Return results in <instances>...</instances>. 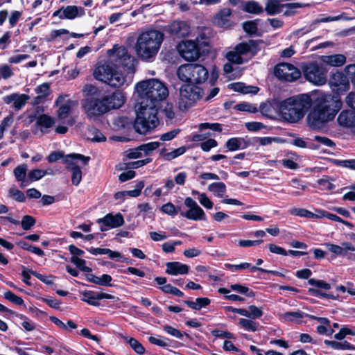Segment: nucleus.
Instances as JSON below:
<instances>
[{
	"instance_id": "nucleus-1",
	"label": "nucleus",
	"mask_w": 355,
	"mask_h": 355,
	"mask_svg": "<svg viewBox=\"0 0 355 355\" xmlns=\"http://www.w3.org/2000/svg\"><path fill=\"white\" fill-rule=\"evenodd\" d=\"M135 89L139 100L132 125L137 133L146 134L157 128L159 124V113H163L168 120L175 118L173 103L166 101L168 89L164 83L151 78L137 83Z\"/></svg>"
},
{
	"instance_id": "nucleus-2",
	"label": "nucleus",
	"mask_w": 355,
	"mask_h": 355,
	"mask_svg": "<svg viewBox=\"0 0 355 355\" xmlns=\"http://www.w3.org/2000/svg\"><path fill=\"white\" fill-rule=\"evenodd\" d=\"M82 92V109L89 119H98L104 114L121 108L125 102L124 94L119 89L104 91L92 84H85Z\"/></svg>"
},
{
	"instance_id": "nucleus-3",
	"label": "nucleus",
	"mask_w": 355,
	"mask_h": 355,
	"mask_svg": "<svg viewBox=\"0 0 355 355\" xmlns=\"http://www.w3.org/2000/svg\"><path fill=\"white\" fill-rule=\"evenodd\" d=\"M343 102L337 96L327 95L317 101L307 116L309 125L313 129H320L325 123L332 121L341 109Z\"/></svg>"
},
{
	"instance_id": "nucleus-4",
	"label": "nucleus",
	"mask_w": 355,
	"mask_h": 355,
	"mask_svg": "<svg viewBox=\"0 0 355 355\" xmlns=\"http://www.w3.org/2000/svg\"><path fill=\"white\" fill-rule=\"evenodd\" d=\"M273 105L282 117L289 123L301 120L312 105L308 94L288 97L283 101L274 100Z\"/></svg>"
},
{
	"instance_id": "nucleus-5",
	"label": "nucleus",
	"mask_w": 355,
	"mask_h": 355,
	"mask_svg": "<svg viewBox=\"0 0 355 355\" xmlns=\"http://www.w3.org/2000/svg\"><path fill=\"white\" fill-rule=\"evenodd\" d=\"M164 40V33L151 29L141 33L137 40L135 51L143 60L150 61L155 58Z\"/></svg>"
},
{
	"instance_id": "nucleus-6",
	"label": "nucleus",
	"mask_w": 355,
	"mask_h": 355,
	"mask_svg": "<svg viewBox=\"0 0 355 355\" xmlns=\"http://www.w3.org/2000/svg\"><path fill=\"white\" fill-rule=\"evenodd\" d=\"M177 75L182 82L199 85L208 79L209 71L202 64L189 63L181 65L177 70Z\"/></svg>"
},
{
	"instance_id": "nucleus-7",
	"label": "nucleus",
	"mask_w": 355,
	"mask_h": 355,
	"mask_svg": "<svg viewBox=\"0 0 355 355\" xmlns=\"http://www.w3.org/2000/svg\"><path fill=\"white\" fill-rule=\"evenodd\" d=\"M93 75L95 79L115 88L121 87L124 82L122 73L116 70L115 65L112 62L97 65Z\"/></svg>"
},
{
	"instance_id": "nucleus-8",
	"label": "nucleus",
	"mask_w": 355,
	"mask_h": 355,
	"mask_svg": "<svg viewBox=\"0 0 355 355\" xmlns=\"http://www.w3.org/2000/svg\"><path fill=\"white\" fill-rule=\"evenodd\" d=\"M203 89L199 85L185 83L180 89L179 107L182 110H187L192 107L198 100L202 97Z\"/></svg>"
},
{
	"instance_id": "nucleus-9",
	"label": "nucleus",
	"mask_w": 355,
	"mask_h": 355,
	"mask_svg": "<svg viewBox=\"0 0 355 355\" xmlns=\"http://www.w3.org/2000/svg\"><path fill=\"white\" fill-rule=\"evenodd\" d=\"M302 71L305 78L309 82L322 85L327 82V65L317 62L306 63L302 66Z\"/></svg>"
},
{
	"instance_id": "nucleus-10",
	"label": "nucleus",
	"mask_w": 355,
	"mask_h": 355,
	"mask_svg": "<svg viewBox=\"0 0 355 355\" xmlns=\"http://www.w3.org/2000/svg\"><path fill=\"white\" fill-rule=\"evenodd\" d=\"M177 49L180 55L187 61H196L202 55L201 46L198 39L183 40L178 44Z\"/></svg>"
},
{
	"instance_id": "nucleus-11",
	"label": "nucleus",
	"mask_w": 355,
	"mask_h": 355,
	"mask_svg": "<svg viewBox=\"0 0 355 355\" xmlns=\"http://www.w3.org/2000/svg\"><path fill=\"white\" fill-rule=\"evenodd\" d=\"M329 85L336 94L333 96H337L338 98H340V94L349 89V83L346 73L340 71L336 69H333L330 73Z\"/></svg>"
},
{
	"instance_id": "nucleus-12",
	"label": "nucleus",
	"mask_w": 355,
	"mask_h": 355,
	"mask_svg": "<svg viewBox=\"0 0 355 355\" xmlns=\"http://www.w3.org/2000/svg\"><path fill=\"white\" fill-rule=\"evenodd\" d=\"M275 76L280 80L293 82L301 77V71L291 63L281 62L274 68Z\"/></svg>"
},
{
	"instance_id": "nucleus-13",
	"label": "nucleus",
	"mask_w": 355,
	"mask_h": 355,
	"mask_svg": "<svg viewBox=\"0 0 355 355\" xmlns=\"http://www.w3.org/2000/svg\"><path fill=\"white\" fill-rule=\"evenodd\" d=\"M89 160V157H86L81 154L71 153L66 155L64 163L67 165L68 169L71 171V178H82V171L78 163L80 162L83 166H85Z\"/></svg>"
},
{
	"instance_id": "nucleus-14",
	"label": "nucleus",
	"mask_w": 355,
	"mask_h": 355,
	"mask_svg": "<svg viewBox=\"0 0 355 355\" xmlns=\"http://www.w3.org/2000/svg\"><path fill=\"white\" fill-rule=\"evenodd\" d=\"M184 205L189 207V209L186 212L181 213L183 217L193 220H205L204 211L192 198H187L184 200Z\"/></svg>"
},
{
	"instance_id": "nucleus-15",
	"label": "nucleus",
	"mask_w": 355,
	"mask_h": 355,
	"mask_svg": "<svg viewBox=\"0 0 355 355\" xmlns=\"http://www.w3.org/2000/svg\"><path fill=\"white\" fill-rule=\"evenodd\" d=\"M96 222L101 224V231H107L109 229L116 228L121 227L124 223V219L121 214L113 215L108 214L103 218H98Z\"/></svg>"
},
{
	"instance_id": "nucleus-16",
	"label": "nucleus",
	"mask_w": 355,
	"mask_h": 355,
	"mask_svg": "<svg viewBox=\"0 0 355 355\" xmlns=\"http://www.w3.org/2000/svg\"><path fill=\"white\" fill-rule=\"evenodd\" d=\"M262 40H250L248 42H241L236 45L234 50L240 55H245L250 53L252 57L255 56L260 51L259 44Z\"/></svg>"
},
{
	"instance_id": "nucleus-17",
	"label": "nucleus",
	"mask_w": 355,
	"mask_h": 355,
	"mask_svg": "<svg viewBox=\"0 0 355 355\" xmlns=\"http://www.w3.org/2000/svg\"><path fill=\"white\" fill-rule=\"evenodd\" d=\"M81 300L83 302L93 306H98L99 304L98 300L103 299H114V296L110 294L105 293H98L92 291H83L81 293Z\"/></svg>"
},
{
	"instance_id": "nucleus-18",
	"label": "nucleus",
	"mask_w": 355,
	"mask_h": 355,
	"mask_svg": "<svg viewBox=\"0 0 355 355\" xmlns=\"http://www.w3.org/2000/svg\"><path fill=\"white\" fill-rule=\"evenodd\" d=\"M30 98V96L25 94H17L12 93L10 95L3 97V101L9 105L13 103L12 107L16 110H21L26 104L27 101Z\"/></svg>"
},
{
	"instance_id": "nucleus-19",
	"label": "nucleus",
	"mask_w": 355,
	"mask_h": 355,
	"mask_svg": "<svg viewBox=\"0 0 355 355\" xmlns=\"http://www.w3.org/2000/svg\"><path fill=\"white\" fill-rule=\"evenodd\" d=\"M338 124L344 128L355 130V112L351 110H344L337 118Z\"/></svg>"
},
{
	"instance_id": "nucleus-20",
	"label": "nucleus",
	"mask_w": 355,
	"mask_h": 355,
	"mask_svg": "<svg viewBox=\"0 0 355 355\" xmlns=\"http://www.w3.org/2000/svg\"><path fill=\"white\" fill-rule=\"evenodd\" d=\"M232 11L230 8H224L221 9L214 17V23L221 28H229L230 24V17Z\"/></svg>"
},
{
	"instance_id": "nucleus-21",
	"label": "nucleus",
	"mask_w": 355,
	"mask_h": 355,
	"mask_svg": "<svg viewBox=\"0 0 355 355\" xmlns=\"http://www.w3.org/2000/svg\"><path fill=\"white\" fill-rule=\"evenodd\" d=\"M166 272L170 275H187L189 271V266L178 261L167 262L166 263Z\"/></svg>"
},
{
	"instance_id": "nucleus-22",
	"label": "nucleus",
	"mask_w": 355,
	"mask_h": 355,
	"mask_svg": "<svg viewBox=\"0 0 355 355\" xmlns=\"http://www.w3.org/2000/svg\"><path fill=\"white\" fill-rule=\"evenodd\" d=\"M326 246L331 252L335 254L337 256H347L349 251H355V247L349 242L342 243L340 245L327 243Z\"/></svg>"
},
{
	"instance_id": "nucleus-23",
	"label": "nucleus",
	"mask_w": 355,
	"mask_h": 355,
	"mask_svg": "<svg viewBox=\"0 0 355 355\" xmlns=\"http://www.w3.org/2000/svg\"><path fill=\"white\" fill-rule=\"evenodd\" d=\"M135 189H130L128 191H118L114 194V198L116 200H123L126 196L130 197H138L141 194V191L144 187V182L140 180H136L135 182Z\"/></svg>"
},
{
	"instance_id": "nucleus-24",
	"label": "nucleus",
	"mask_w": 355,
	"mask_h": 355,
	"mask_svg": "<svg viewBox=\"0 0 355 355\" xmlns=\"http://www.w3.org/2000/svg\"><path fill=\"white\" fill-rule=\"evenodd\" d=\"M118 337L123 339L125 343L129 344L130 347L138 354H143L145 352L144 346L135 338L128 337L123 334H119Z\"/></svg>"
},
{
	"instance_id": "nucleus-25",
	"label": "nucleus",
	"mask_w": 355,
	"mask_h": 355,
	"mask_svg": "<svg viewBox=\"0 0 355 355\" xmlns=\"http://www.w3.org/2000/svg\"><path fill=\"white\" fill-rule=\"evenodd\" d=\"M185 26L184 21H173L168 26L166 31L171 35L182 37L185 35V32L183 31Z\"/></svg>"
},
{
	"instance_id": "nucleus-26",
	"label": "nucleus",
	"mask_w": 355,
	"mask_h": 355,
	"mask_svg": "<svg viewBox=\"0 0 355 355\" xmlns=\"http://www.w3.org/2000/svg\"><path fill=\"white\" fill-rule=\"evenodd\" d=\"M245 140L243 137H232L227 139L225 146L230 151H236L240 149H245L243 145H245Z\"/></svg>"
},
{
	"instance_id": "nucleus-27",
	"label": "nucleus",
	"mask_w": 355,
	"mask_h": 355,
	"mask_svg": "<svg viewBox=\"0 0 355 355\" xmlns=\"http://www.w3.org/2000/svg\"><path fill=\"white\" fill-rule=\"evenodd\" d=\"M87 139L93 142H103L106 141V137L99 129L94 125L87 128Z\"/></svg>"
},
{
	"instance_id": "nucleus-28",
	"label": "nucleus",
	"mask_w": 355,
	"mask_h": 355,
	"mask_svg": "<svg viewBox=\"0 0 355 355\" xmlns=\"http://www.w3.org/2000/svg\"><path fill=\"white\" fill-rule=\"evenodd\" d=\"M283 4L279 0H268L266 4L265 10L269 15H275L282 12Z\"/></svg>"
},
{
	"instance_id": "nucleus-29",
	"label": "nucleus",
	"mask_w": 355,
	"mask_h": 355,
	"mask_svg": "<svg viewBox=\"0 0 355 355\" xmlns=\"http://www.w3.org/2000/svg\"><path fill=\"white\" fill-rule=\"evenodd\" d=\"M324 61L326 62V65L328 64L332 67H340L345 63L346 57L343 54H335L325 56Z\"/></svg>"
},
{
	"instance_id": "nucleus-30",
	"label": "nucleus",
	"mask_w": 355,
	"mask_h": 355,
	"mask_svg": "<svg viewBox=\"0 0 355 355\" xmlns=\"http://www.w3.org/2000/svg\"><path fill=\"white\" fill-rule=\"evenodd\" d=\"M107 53L110 55L115 53L116 57V60H120L123 58H126L129 61L131 60V55L128 53V49L123 46H119L117 44H115L113 49L109 50Z\"/></svg>"
},
{
	"instance_id": "nucleus-31",
	"label": "nucleus",
	"mask_w": 355,
	"mask_h": 355,
	"mask_svg": "<svg viewBox=\"0 0 355 355\" xmlns=\"http://www.w3.org/2000/svg\"><path fill=\"white\" fill-rule=\"evenodd\" d=\"M184 303L192 309L200 310L202 307L209 305L210 304V300L207 297H198L195 302L187 300L184 301Z\"/></svg>"
},
{
	"instance_id": "nucleus-32",
	"label": "nucleus",
	"mask_w": 355,
	"mask_h": 355,
	"mask_svg": "<svg viewBox=\"0 0 355 355\" xmlns=\"http://www.w3.org/2000/svg\"><path fill=\"white\" fill-rule=\"evenodd\" d=\"M280 318L286 322H299L304 317V313L297 311L293 312H286L279 315Z\"/></svg>"
},
{
	"instance_id": "nucleus-33",
	"label": "nucleus",
	"mask_w": 355,
	"mask_h": 355,
	"mask_svg": "<svg viewBox=\"0 0 355 355\" xmlns=\"http://www.w3.org/2000/svg\"><path fill=\"white\" fill-rule=\"evenodd\" d=\"M54 119L47 114H43L37 117L35 125L40 128H50L54 125Z\"/></svg>"
},
{
	"instance_id": "nucleus-34",
	"label": "nucleus",
	"mask_w": 355,
	"mask_h": 355,
	"mask_svg": "<svg viewBox=\"0 0 355 355\" xmlns=\"http://www.w3.org/2000/svg\"><path fill=\"white\" fill-rule=\"evenodd\" d=\"M243 10L251 14H260L263 12V8L257 1H248L245 3Z\"/></svg>"
},
{
	"instance_id": "nucleus-35",
	"label": "nucleus",
	"mask_w": 355,
	"mask_h": 355,
	"mask_svg": "<svg viewBox=\"0 0 355 355\" xmlns=\"http://www.w3.org/2000/svg\"><path fill=\"white\" fill-rule=\"evenodd\" d=\"M324 344L331 347L334 349H354L355 347L347 341L336 342L333 340H324Z\"/></svg>"
},
{
	"instance_id": "nucleus-36",
	"label": "nucleus",
	"mask_w": 355,
	"mask_h": 355,
	"mask_svg": "<svg viewBox=\"0 0 355 355\" xmlns=\"http://www.w3.org/2000/svg\"><path fill=\"white\" fill-rule=\"evenodd\" d=\"M335 179H318L315 187L320 190L332 191L336 188V185L333 183Z\"/></svg>"
},
{
	"instance_id": "nucleus-37",
	"label": "nucleus",
	"mask_w": 355,
	"mask_h": 355,
	"mask_svg": "<svg viewBox=\"0 0 355 355\" xmlns=\"http://www.w3.org/2000/svg\"><path fill=\"white\" fill-rule=\"evenodd\" d=\"M244 329L249 331H256L258 329L259 324L253 320V319L241 318L239 322Z\"/></svg>"
},
{
	"instance_id": "nucleus-38",
	"label": "nucleus",
	"mask_w": 355,
	"mask_h": 355,
	"mask_svg": "<svg viewBox=\"0 0 355 355\" xmlns=\"http://www.w3.org/2000/svg\"><path fill=\"white\" fill-rule=\"evenodd\" d=\"M209 190L214 195L223 197L226 191V187L223 182H214L208 187Z\"/></svg>"
},
{
	"instance_id": "nucleus-39",
	"label": "nucleus",
	"mask_w": 355,
	"mask_h": 355,
	"mask_svg": "<svg viewBox=\"0 0 355 355\" xmlns=\"http://www.w3.org/2000/svg\"><path fill=\"white\" fill-rule=\"evenodd\" d=\"M288 213L291 215L306 218H312L313 216V213L304 209V208H296L293 207L288 210Z\"/></svg>"
},
{
	"instance_id": "nucleus-40",
	"label": "nucleus",
	"mask_w": 355,
	"mask_h": 355,
	"mask_svg": "<svg viewBox=\"0 0 355 355\" xmlns=\"http://www.w3.org/2000/svg\"><path fill=\"white\" fill-rule=\"evenodd\" d=\"M257 20L246 21L243 23V28L250 35H256L258 31Z\"/></svg>"
},
{
	"instance_id": "nucleus-41",
	"label": "nucleus",
	"mask_w": 355,
	"mask_h": 355,
	"mask_svg": "<svg viewBox=\"0 0 355 355\" xmlns=\"http://www.w3.org/2000/svg\"><path fill=\"white\" fill-rule=\"evenodd\" d=\"M200 130L209 129L213 132H221L223 131V125L219 123H201L198 125Z\"/></svg>"
},
{
	"instance_id": "nucleus-42",
	"label": "nucleus",
	"mask_w": 355,
	"mask_h": 355,
	"mask_svg": "<svg viewBox=\"0 0 355 355\" xmlns=\"http://www.w3.org/2000/svg\"><path fill=\"white\" fill-rule=\"evenodd\" d=\"M159 146L160 143L159 141H151L140 145L139 150H141L144 155L148 156Z\"/></svg>"
},
{
	"instance_id": "nucleus-43",
	"label": "nucleus",
	"mask_w": 355,
	"mask_h": 355,
	"mask_svg": "<svg viewBox=\"0 0 355 355\" xmlns=\"http://www.w3.org/2000/svg\"><path fill=\"white\" fill-rule=\"evenodd\" d=\"M284 8L286 10L284 12V15L286 17L293 16L296 13L295 9L304 7V5L300 3H288L283 4Z\"/></svg>"
},
{
	"instance_id": "nucleus-44",
	"label": "nucleus",
	"mask_w": 355,
	"mask_h": 355,
	"mask_svg": "<svg viewBox=\"0 0 355 355\" xmlns=\"http://www.w3.org/2000/svg\"><path fill=\"white\" fill-rule=\"evenodd\" d=\"M64 19L73 20L77 17V6H64L62 12Z\"/></svg>"
},
{
	"instance_id": "nucleus-45",
	"label": "nucleus",
	"mask_w": 355,
	"mask_h": 355,
	"mask_svg": "<svg viewBox=\"0 0 355 355\" xmlns=\"http://www.w3.org/2000/svg\"><path fill=\"white\" fill-rule=\"evenodd\" d=\"M227 60L233 64H241L244 62V60L234 49L230 51L226 54Z\"/></svg>"
},
{
	"instance_id": "nucleus-46",
	"label": "nucleus",
	"mask_w": 355,
	"mask_h": 355,
	"mask_svg": "<svg viewBox=\"0 0 355 355\" xmlns=\"http://www.w3.org/2000/svg\"><path fill=\"white\" fill-rule=\"evenodd\" d=\"M13 122V114L10 113L5 117L0 124V139L3 138L4 132L8 127H10Z\"/></svg>"
},
{
	"instance_id": "nucleus-47",
	"label": "nucleus",
	"mask_w": 355,
	"mask_h": 355,
	"mask_svg": "<svg viewBox=\"0 0 355 355\" xmlns=\"http://www.w3.org/2000/svg\"><path fill=\"white\" fill-rule=\"evenodd\" d=\"M186 147L185 146H181L180 148H178L175 149L174 150L167 153L164 155V158L166 160L171 161L182 155H183L186 152Z\"/></svg>"
},
{
	"instance_id": "nucleus-48",
	"label": "nucleus",
	"mask_w": 355,
	"mask_h": 355,
	"mask_svg": "<svg viewBox=\"0 0 355 355\" xmlns=\"http://www.w3.org/2000/svg\"><path fill=\"white\" fill-rule=\"evenodd\" d=\"M230 288L232 291H236L239 293L246 294L249 297L254 296V293L252 291H250L249 288L241 284H232L230 285Z\"/></svg>"
},
{
	"instance_id": "nucleus-49",
	"label": "nucleus",
	"mask_w": 355,
	"mask_h": 355,
	"mask_svg": "<svg viewBox=\"0 0 355 355\" xmlns=\"http://www.w3.org/2000/svg\"><path fill=\"white\" fill-rule=\"evenodd\" d=\"M18 245H20L22 249L30 251L38 256L42 257L44 254V251L42 249L38 247L31 246L26 242L21 241Z\"/></svg>"
},
{
	"instance_id": "nucleus-50",
	"label": "nucleus",
	"mask_w": 355,
	"mask_h": 355,
	"mask_svg": "<svg viewBox=\"0 0 355 355\" xmlns=\"http://www.w3.org/2000/svg\"><path fill=\"white\" fill-rule=\"evenodd\" d=\"M35 219L33 216L26 215L22 218L21 225L23 230H29L33 226L35 225Z\"/></svg>"
},
{
	"instance_id": "nucleus-51",
	"label": "nucleus",
	"mask_w": 355,
	"mask_h": 355,
	"mask_svg": "<svg viewBox=\"0 0 355 355\" xmlns=\"http://www.w3.org/2000/svg\"><path fill=\"white\" fill-rule=\"evenodd\" d=\"M71 261L74 263L80 270L85 272H91L92 268L85 266L86 261L78 257H72Z\"/></svg>"
},
{
	"instance_id": "nucleus-52",
	"label": "nucleus",
	"mask_w": 355,
	"mask_h": 355,
	"mask_svg": "<svg viewBox=\"0 0 355 355\" xmlns=\"http://www.w3.org/2000/svg\"><path fill=\"white\" fill-rule=\"evenodd\" d=\"M245 126L249 132H254L266 128V125L263 123L258 121L247 122Z\"/></svg>"
},
{
	"instance_id": "nucleus-53",
	"label": "nucleus",
	"mask_w": 355,
	"mask_h": 355,
	"mask_svg": "<svg viewBox=\"0 0 355 355\" xmlns=\"http://www.w3.org/2000/svg\"><path fill=\"white\" fill-rule=\"evenodd\" d=\"M235 109L241 112H248L254 113L257 112L256 107L248 103H241L235 105Z\"/></svg>"
},
{
	"instance_id": "nucleus-54",
	"label": "nucleus",
	"mask_w": 355,
	"mask_h": 355,
	"mask_svg": "<svg viewBox=\"0 0 355 355\" xmlns=\"http://www.w3.org/2000/svg\"><path fill=\"white\" fill-rule=\"evenodd\" d=\"M140 146L129 148L125 151V157L128 159H137L142 156V151L139 150Z\"/></svg>"
},
{
	"instance_id": "nucleus-55",
	"label": "nucleus",
	"mask_w": 355,
	"mask_h": 355,
	"mask_svg": "<svg viewBox=\"0 0 355 355\" xmlns=\"http://www.w3.org/2000/svg\"><path fill=\"white\" fill-rule=\"evenodd\" d=\"M308 283L311 286H314L317 288H322L325 291H328L331 288V285L323 280L309 279L308 280Z\"/></svg>"
},
{
	"instance_id": "nucleus-56",
	"label": "nucleus",
	"mask_w": 355,
	"mask_h": 355,
	"mask_svg": "<svg viewBox=\"0 0 355 355\" xmlns=\"http://www.w3.org/2000/svg\"><path fill=\"white\" fill-rule=\"evenodd\" d=\"M4 297L17 305H22L24 304V300L21 297L16 295L10 291L4 293Z\"/></svg>"
},
{
	"instance_id": "nucleus-57",
	"label": "nucleus",
	"mask_w": 355,
	"mask_h": 355,
	"mask_svg": "<svg viewBox=\"0 0 355 355\" xmlns=\"http://www.w3.org/2000/svg\"><path fill=\"white\" fill-rule=\"evenodd\" d=\"M263 311L254 305H251L248 306V318L250 319H257L259 318L263 315Z\"/></svg>"
},
{
	"instance_id": "nucleus-58",
	"label": "nucleus",
	"mask_w": 355,
	"mask_h": 355,
	"mask_svg": "<svg viewBox=\"0 0 355 355\" xmlns=\"http://www.w3.org/2000/svg\"><path fill=\"white\" fill-rule=\"evenodd\" d=\"M66 156L63 151L61 150H55L51 152L49 155L47 157L46 159L49 163H53L59 160L60 159H62L63 160L65 159Z\"/></svg>"
},
{
	"instance_id": "nucleus-59",
	"label": "nucleus",
	"mask_w": 355,
	"mask_h": 355,
	"mask_svg": "<svg viewBox=\"0 0 355 355\" xmlns=\"http://www.w3.org/2000/svg\"><path fill=\"white\" fill-rule=\"evenodd\" d=\"M71 111V105L68 103H65L59 107L58 110V116L60 119H64L68 116Z\"/></svg>"
},
{
	"instance_id": "nucleus-60",
	"label": "nucleus",
	"mask_w": 355,
	"mask_h": 355,
	"mask_svg": "<svg viewBox=\"0 0 355 355\" xmlns=\"http://www.w3.org/2000/svg\"><path fill=\"white\" fill-rule=\"evenodd\" d=\"M35 92L40 94L44 98L50 94V83H44L35 88Z\"/></svg>"
},
{
	"instance_id": "nucleus-61",
	"label": "nucleus",
	"mask_w": 355,
	"mask_h": 355,
	"mask_svg": "<svg viewBox=\"0 0 355 355\" xmlns=\"http://www.w3.org/2000/svg\"><path fill=\"white\" fill-rule=\"evenodd\" d=\"M218 141L214 139H208L207 141L200 143V148L205 152L209 151L212 148L218 146Z\"/></svg>"
},
{
	"instance_id": "nucleus-62",
	"label": "nucleus",
	"mask_w": 355,
	"mask_h": 355,
	"mask_svg": "<svg viewBox=\"0 0 355 355\" xmlns=\"http://www.w3.org/2000/svg\"><path fill=\"white\" fill-rule=\"evenodd\" d=\"M345 72L348 78L349 82L351 81L355 86V64H348L345 67Z\"/></svg>"
},
{
	"instance_id": "nucleus-63",
	"label": "nucleus",
	"mask_w": 355,
	"mask_h": 355,
	"mask_svg": "<svg viewBox=\"0 0 355 355\" xmlns=\"http://www.w3.org/2000/svg\"><path fill=\"white\" fill-rule=\"evenodd\" d=\"M13 75V72L8 64L0 65V80L8 79Z\"/></svg>"
},
{
	"instance_id": "nucleus-64",
	"label": "nucleus",
	"mask_w": 355,
	"mask_h": 355,
	"mask_svg": "<svg viewBox=\"0 0 355 355\" xmlns=\"http://www.w3.org/2000/svg\"><path fill=\"white\" fill-rule=\"evenodd\" d=\"M9 194L19 202H24L26 199L23 192L14 187H12L9 189Z\"/></svg>"
}]
</instances>
